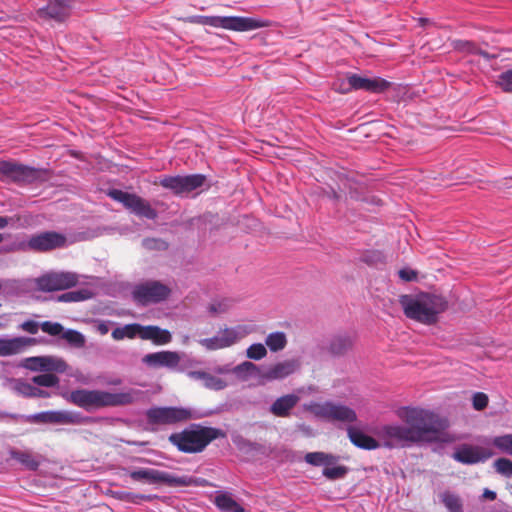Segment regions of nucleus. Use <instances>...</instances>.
<instances>
[{"label": "nucleus", "mask_w": 512, "mask_h": 512, "mask_svg": "<svg viewBox=\"0 0 512 512\" xmlns=\"http://www.w3.org/2000/svg\"><path fill=\"white\" fill-rule=\"evenodd\" d=\"M400 417L406 425H385L382 434L393 444L406 446L410 443L434 444V452H440L445 444L453 443L456 438L448 431L449 421L430 410L406 407Z\"/></svg>", "instance_id": "1"}, {"label": "nucleus", "mask_w": 512, "mask_h": 512, "mask_svg": "<svg viewBox=\"0 0 512 512\" xmlns=\"http://www.w3.org/2000/svg\"><path fill=\"white\" fill-rule=\"evenodd\" d=\"M225 437V432L219 428L193 423L178 432L171 433L168 441L181 453L198 454L202 453L214 440Z\"/></svg>", "instance_id": "2"}, {"label": "nucleus", "mask_w": 512, "mask_h": 512, "mask_svg": "<svg viewBox=\"0 0 512 512\" xmlns=\"http://www.w3.org/2000/svg\"><path fill=\"white\" fill-rule=\"evenodd\" d=\"M139 391L130 389L124 392L112 393L103 390L77 389L64 395L70 403L85 409L86 411L130 405L135 402Z\"/></svg>", "instance_id": "3"}, {"label": "nucleus", "mask_w": 512, "mask_h": 512, "mask_svg": "<svg viewBox=\"0 0 512 512\" xmlns=\"http://www.w3.org/2000/svg\"><path fill=\"white\" fill-rule=\"evenodd\" d=\"M399 303L407 318L426 325L434 324L438 315L447 308V302L442 296L431 293L401 295Z\"/></svg>", "instance_id": "4"}, {"label": "nucleus", "mask_w": 512, "mask_h": 512, "mask_svg": "<svg viewBox=\"0 0 512 512\" xmlns=\"http://www.w3.org/2000/svg\"><path fill=\"white\" fill-rule=\"evenodd\" d=\"M147 423L156 430L159 426H171L196 419L194 410L181 406L151 407L145 412Z\"/></svg>", "instance_id": "5"}, {"label": "nucleus", "mask_w": 512, "mask_h": 512, "mask_svg": "<svg viewBox=\"0 0 512 512\" xmlns=\"http://www.w3.org/2000/svg\"><path fill=\"white\" fill-rule=\"evenodd\" d=\"M303 408L315 417L328 421L353 423L357 420V414L352 408L332 401H325L323 403L311 401L305 403Z\"/></svg>", "instance_id": "6"}, {"label": "nucleus", "mask_w": 512, "mask_h": 512, "mask_svg": "<svg viewBox=\"0 0 512 512\" xmlns=\"http://www.w3.org/2000/svg\"><path fill=\"white\" fill-rule=\"evenodd\" d=\"M130 478L134 481H143L149 484H165L169 487H186L196 483L191 476H176L165 471L152 468H143L130 472Z\"/></svg>", "instance_id": "7"}, {"label": "nucleus", "mask_w": 512, "mask_h": 512, "mask_svg": "<svg viewBox=\"0 0 512 512\" xmlns=\"http://www.w3.org/2000/svg\"><path fill=\"white\" fill-rule=\"evenodd\" d=\"M206 182V176L203 174L191 175H165L159 179V185L170 190L176 196H186L192 191L202 187Z\"/></svg>", "instance_id": "8"}, {"label": "nucleus", "mask_w": 512, "mask_h": 512, "mask_svg": "<svg viewBox=\"0 0 512 512\" xmlns=\"http://www.w3.org/2000/svg\"><path fill=\"white\" fill-rule=\"evenodd\" d=\"M171 294V289L160 281H146L136 285L132 291L135 302L142 306L165 301Z\"/></svg>", "instance_id": "9"}, {"label": "nucleus", "mask_w": 512, "mask_h": 512, "mask_svg": "<svg viewBox=\"0 0 512 512\" xmlns=\"http://www.w3.org/2000/svg\"><path fill=\"white\" fill-rule=\"evenodd\" d=\"M108 196L122 203L126 209L137 216L145 217L150 220L157 218V211L151 207L149 202L134 193L112 189L108 192Z\"/></svg>", "instance_id": "10"}, {"label": "nucleus", "mask_w": 512, "mask_h": 512, "mask_svg": "<svg viewBox=\"0 0 512 512\" xmlns=\"http://www.w3.org/2000/svg\"><path fill=\"white\" fill-rule=\"evenodd\" d=\"M202 25L244 32L256 28V19L239 16H200L197 20Z\"/></svg>", "instance_id": "11"}, {"label": "nucleus", "mask_w": 512, "mask_h": 512, "mask_svg": "<svg viewBox=\"0 0 512 512\" xmlns=\"http://www.w3.org/2000/svg\"><path fill=\"white\" fill-rule=\"evenodd\" d=\"M246 335L247 332L242 326L225 327L220 329L215 336L201 339L199 344L206 350L215 351L233 346Z\"/></svg>", "instance_id": "12"}, {"label": "nucleus", "mask_w": 512, "mask_h": 512, "mask_svg": "<svg viewBox=\"0 0 512 512\" xmlns=\"http://www.w3.org/2000/svg\"><path fill=\"white\" fill-rule=\"evenodd\" d=\"M300 367L296 359H286L270 365H258V382L282 380L293 374Z\"/></svg>", "instance_id": "13"}, {"label": "nucleus", "mask_w": 512, "mask_h": 512, "mask_svg": "<svg viewBox=\"0 0 512 512\" xmlns=\"http://www.w3.org/2000/svg\"><path fill=\"white\" fill-rule=\"evenodd\" d=\"M25 421L34 424L77 425L82 423V417L70 411H44L26 416Z\"/></svg>", "instance_id": "14"}, {"label": "nucleus", "mask_w": 512, "mask_h": 512, "mask_svg": "<svg viewBox=\"0 0 512 512\" xmlns=\"http://www.w3.org/2000/svg\"><path fill=\"white\" fill-rule=\"evenodd\" d=\"M67 238L56 231H46L33 235L27 242L30 250L35 252H48L66 246Z\"/></svg>", "instance_id": "15"}, {"label": "nucleus", "mask_w": 512, "mask_h": 512, "mask_svg": "<svg viewBox=\"0 0 512 512\" xmlns=\"http://www.w3.org/2000/svg\"><path fill=\"white\" fill-rule=\"evenodd\" d=\"M78 283V276L71 272L49 273L38 278L39 290L45 292L65 290Z\"/></svg>", "instance_id": "16"}, {"label": "nucleus", "mask_w": 512, "mask_h": 512, "mask_svg": "<svg viewBox=\"0 0 512 512\" xmlns=\"http://www.w3.org/2000/svg\"><path fill=\"white\" fill-rule=\"evenodd\" d=\"M494 455L492 451L480 446L461 444L455 448L452 458L464 465L484 463Z\"/></svg>", "instance_id": "17"}, {"label": "nucleus", "mask_w": 512, "mask_h": 512, "mask_svg": "<svg viewBox=\"0 0 512 512\" xmlns=\"http://www.w3.org/2000/svg\"><path fill=\"white\" fill-rule=\"evenodd\" d=\"M35 175L36 170L31 167L13 161H0V181L2 182H27Z\"/></svg>", "instance_id": "18"}, {"label": "nucleus", "mask_w": 512, "mask_h": 512, "mask_svg": "<svg viewBox=\"0 0 512 512\" xmlns=\"http://www.w3.org/2000/svg\"><path fill=\"white\" fill-rule=\"evenodd\" d=\"M350 88L354 90H363L370 93H383L387 91L392 83L382 77L367 78L358 74H350L347 77Z\"/></svg>", "instance_id": "19"}, {"label": "nucleus", "mask_w": 512, "mask_h": 512, "mask_svg": "<svg viewBox=\"0 0 512 512\" xmlns=\"http://www.w3.org/2000/svg\"><path fill=\"white\" fill-rule=\"evenodd\" d=\"M181 361L180 354L176 351H159L146 354L142 362L150 368L165 367L168 369L176 368Z\"/></svg>", "instance_id": "20"}, {"label": "nucleus", "mask_w": 512, "mask_h": 512, "mask_svg": "<svg viewBox=\"0 0 512 512\" xmlns=\"http://www.w3.org/2000/svg\"><path fill=\"white\" fill-rule=\"evenodd\" d=\"M71 0H50L46 7L39 8L37 15L39 18L55 21H64L70 14Z\"/></svg>", "instance_id": "21"}, {"label": "nucleus", "mask_w": 512, "mask_h": 512, "mask_svg": "<svg viewBox=\"0 0 512 512\" xmlns=\"http://www.w3.org/2000/svg\"><path fill=\"white\" fill-rule=\"evenodd\" d=\"M37 343L35 338L14 337L11 339H0V357L21 354L28 347Z\"/></svg>", "instance_id": "22"}, {"label": "nucleus", "mask_w": 512, "mask_h": 512, "mask_svg": "<svg viewBox=\"0 0 512 512\" xmlns=\"http://www.w3.org/2000/svg\"><path fill=\"white\" fill-rule=\"evenodd\" d=\"M299 400L300 397L294 393L281 396L273 402L270 412L276 417H288Z\"/></svg>", "instance_id": "23"}, {"label": "nucleus", "mask_w": 512, "mask_h": 512, "mask_svg": "<svg viewBox=\"0 0 512 512\" xmlns=\"http://www.w3.org/2000/svg\"><path fill=\"white\" fill-rule=\"evenodd\" d=\"M348 437L353 445L364 450H375L380 445L372 436L355 427H348Z\"/></svg>", "instance_id": "24"}, {"label": "nucleus", "mask_w": 512, "mask_h": 512, "mask_svg": "<svg viewBox=\"0 0 512 512\" xmlns=\"http://www.w3.org/2000/svg\"><path fill=\"white\" fill-rule=\"evenodd\" d=\"M142 340H150L155 345H166L172 341L170 331L162 329L159 326L148 325L144 326Z\"/></svg>", "instance_id": "25"}, {"label": "nucleus", "mask_w": 512, "mask_h": 512, "mask_svg": "<svg viewBox=\"0 0 512 512\" xmlns=\"http://www.w3.org/2000/svg\"><path fill=\"white\" fill-rule=\"evenodd\" d=\"M304 459L305 462L311 466H323L325 468L326 466L335 465L339 461V456L333 455L331 453L317 451L307 453Z\"/></svg>", "instance_id": "26"}, {"label": "nucleus", "mask_w": 512, "mask_h": 512, "mask_svg": "<svg viewBox=\"0 0 512 512\" xmlns=\"http://www.w3.org/2000/svg\"><path fill=\"white\" fill-rule=\"evenodd\" d=\"M213 502L221 512H245V509L227 492L217 493Z\"/></svg>", "instance_id": "27"}, {"label": "nucleus", "mask_w": 512, "mask_h": 512, "mask_svg": "<svg viewBox=\"0 0 512 512\" xmlns=\"http://www.w3.org/2000/svg\"><path fill=\"white\" fill-rule=\"evenodd\" d=\"M144 326L138 323L126 324L122 327L115 328L111 336L114 340L120 341L124 338L134 339L135 337L141 338L143 335Z\"/></svg>", "instance_id": "28"}, {"label": "nucleus", "mask_w": 512, "mask_h": 512, "mask_svg": "<svg viewBox=\"0 0 512 512\" xmlns=\"http://www.w3.org/2000/svg\"><path fill=\"white\" fill-rule=\"evenodd\" d=\"M187 376L194 380H201L205 387L215 390H221L225 387V382L205 371H189Z\"/></svg>", "instance_id": "29"}, {"label": "nucleus", "mask_w": 512, "mask_h": 512, "mask_svg": "<svg viewBox=\"0 0 512 512\" xmlns=\"http://www.w3.org/2000/svg\"><path fill=\"white\" fill-rule=\"evenodd\" d=\"M353 339L350 335L338 334L333 336L329 344V351L333 355H342L352 347Z\"/></svg>", "instance_id": "30"}, {"label": "nucleus", "mask_w": 512, "mask_h": 512, "mask_svg": "<svg viewBox=\"0 0 512 512\" xmlns=\"http://www.w3.org/2000/svg\"><path fill=\"white\" fill-rule=\"evenodd\" d=\"M9 454L12 459L21 463L29 470L35 471L39 468L40 462L34 457L30 451H22L17 449H11Z\"/></svg>", "instance_id": "31"}, {"label": "nucleus", "mask_w": 512, "mask_h": 512, "mask_svg": "<svg viewBox=\"0 0 512 512\" xmlns=\"http://www.w3.org/2000/svg\"><path fill=\"white\" fill-rule=\"evenodd\" d=\"M439 498L448 512H464L462 499L456 493L446 490L440 493Z\"/></svg>", "instance_id": "32"}, {"label": "nucleus", "mask_w": 512, "mask_h": 512, "mask_svg": "<svg viewBox=\"0 0 512 512\" xmlns=\"http://www.w3.org/2000/svg\"><path fill=\"white\" fill-rule=\"evenodd\" d=\"M287 344V337L284 332H272L267 335L265 345L271 352H278L283 350Z\"/></svg>", "instance_id": "33"}, {"label": "nucleus", "mask_w": 512, "mask_h": 512, "mask_svg": "<svg viewBox=\"0 0 512 512\" xmlns=\"http://www.w3.org/2000/svg\"><path fill=\"white\" fill-rule=\"evenodd\" d=\"M232 307V300L224 298L213 300L208 304L207 310L212 317H217L227 313Z\"/></svg>", "instance_id": "34"}, {"label": "nucleus", "mask_w": 512, "mask_h": 512, "mask_svg": "<svg viewBox=\"0 0 512 512\" xmlns=\"http://www.w3.org/2000/svg\"><path fill=\"white\" fill-rule=\"evenodd\" d=\"M44 369L45 372L64 373L68 369V364L62 358L44 356Z\"/></svg>", "instance_id": "35"}, {"label": "nucleus", "mask_w": 512, "mask_h": 512, "mask_svg": "<svg viewBox=\"0 0 512 512\" xmlns=\"http://www.w3.org/2000/svg\"><path fill=\"white\" fill-rule=\"evenodd\" d=\"M454 48L457 51L465 52L473 55H480L488 58V53L480 49L476 43L468 40H457L455 41Z\"/></svg>", "instance_id": "36"}, {"label": "nucleus", "mask_w": 512, "mask_h": 512, "mask_svg": "<svg viewBox=\"0 0 512 512\" xmlns=\"http://www.w3.org/2000/svg\"><path fill=\"white\" fill-rule=\"evenodd\" d=\"M491 444L499 451L512 456V434L496 436L491 440Z\"/></svg>", "instance_id": "37"}, {"label": "nucleus", "mask_w": 512, "mask_h": 512, "mask_svg": "<svg viewBox=\"0 0 512 512\" xmlns=\"http://www.w3.org/2000/svg\"><path fill=\"white\" fill-rule=\"evenodd\" d=\"M62 338L65 339L71 346L75 348H82L85 345V337L82 333L77 330L68 329L63 330Z\"/></svg>", "instance_id": "38"}, {"label": "nucleus", "mask_w": 512, "mask_h": 512, "mask_svg": "<svg viewBox=\"0 0 512 512\" xmlns=\"http://www.w3.org/2000/svg\"><path fill=\"white\" fill-rule=\"evenodd\" d=\"M349 472L348 467L340 465V466H326L322 475L329 480H338L344 478Z\"/></svg>", "instance_id": "39"}, {"label": "nucleus", "mask_w": 512, "mask_h": 512, "mask_svg": "<svg viewBox=\"0 0 512 512\" xmlns=\"http://www.w3.org/2000/svg\"><path fill=\"white\" fill-rule=\"evenodd\" d=\"M493 467L498 474L506 478L512 477V460L508 458H498L494 461Z\"/></svg>", "instance_id": "40"}, {"label": "nucleus", "mask_w": 512, "mask_h": 512, "mask_svg": "<svg viewBox=\"0 0 512 512\" xmlns=\"http://www.w3.org/2000/svg\"><path fill=\"white\" fill-rule=\"evenodd\" d=\"M34 384L42 387H54L58 385L59 378L52 373H44L32 378Z\"/></svg>", "instance_id": "41"}, {"label": "nucleus", "mask_w": 512, "mask_h": 512, "mask_svg": "<svg viewBox=\"0 0 512 512\" xmlns=\"http://www.w3.org/2000/svg\"><path fill=\"white\" fill-rule=\"evenodd\" d=\"M362 261L368 265H378L385 263V256L379 250H369L362 255Z\"/></svg>", "instance_id": "42"}, {"label": "nucleus", "mask_w": 512, "mask_h": 512, "mask_svg": "<svg viewBox=\"0 0 512 512\" xmlns=\"http://www.w3.org/2000/svg\"><path fill=\"white\" fill-rule=\"evenodd\" d=\"M44 363V356H34L24 359L22 366L32 371H43Z\"/></svg>", "instance_id": "43"}, {"label": "nucleus", "mask_w": 512, "mask_h": 512, "mask_svg": "<svg viewBox=\"0 0 512 512\" xmlns=\"http://www.w3.org/2000/svg\"><path fill=\"white\" fill-rule=\"evenodd\" d=\"M497 85L504 91L512 92V68L502 72L497 79Z\"/></svg>", "instance_id": "44"}, {"label": "nucleus", "mask_w": 512, "mask_h": 512, "mask_svg": "<svg viewBox=\"0 0 512 512\" xmlns=\"http://www.w3.org/2000/svg\"><path fill=\"white\" fill-rule=\"evenodd\" d=\"M43 332L51 335L58 336L62 335L64 327L58 322L44 321L40 325Z\"/></svg>", "instance_id": "45"}, {"label": "nucleus", "mask_w": 512, "mask_h": 512, "mask_svg": "<svg viewBox=\"0 0 512 512\" xmlns=\"http://www.w3.org/2000/svg\"><path fill=\"white\" fill-rule=\"evenodd\" d=\"M86 291H70L58 297L61 302H77L86 299Z\"/></svg>", "instance_id": "46"}, {"label": "nucleus", "mask_w": 512, "mask_h": 512, "mask_svg": "<svg viewBox=\"0 0 512 512\" xmlns=\"http://www.w3.org/2000/svg\"><path fill=\"white\" fill-rule=\"evenodd\" d=\"M23 390L22 393L29 397H49V393L47 391L37 389L30 384H22Z\"/></svg>", "instance_id": "47"}, {"label": "nucleus", "mask_w": 512, "mask_h": 512, "mask_svg": "<svg viewBox=\"0 0 512 512\" xmlns=\"http://www.w3.org/2000/svg\"><path fill=\"white\" fill-rule=\"evenodd\" d=\"M473 407L480 411L488 405V396L485 393L477 392L473 395Z\"/></svg>", "instance_id": "48"}, {"label": "nucleus", "mask_w": 512, "mask_h": 512, "mask_svg": "<svg viewBox=\"0 0 512 512\" xmlns=\"http://www.w3.org/2000/svg\"><path fill=\"white\" fill-rule=\"evenodd\" d=\"M39 324L34 321V320H27V321H24L21 325H20V329L27 332V333H30V334H36L39 330Z\"/></svg>", "instance_id": "49"}, {"label": "nucleus", "mask_w": 512, "mask_h": 512, "mask_svg": "<svg viewBox=\"0 0 512 512\" xmlns=\"http://www.w3.org/2000/svg\"><path fill=\"white\" fill-rule=\"evenodd\" d=\"M398 275L402 280L407 282L413 281L417 278V273L414 270L408 268L400 269Z\"/></svg>", "instance_id": "50"}, {"label": "nucleus", "mask_w": 512, "mask_h": 512, "mask_svg": "<svg viewBox=\"0 0 512 512\" xmlns=\"http://www.w3.org/2000/svg\"><path fill=\"white\" fill-rule=\"evenodd\" d=\"M253 369H254V364L253 363H251V362H244V363L238 365L235 368V373L239 377H244V373L249 372V371H251Z\"/></svg>", "instance_id": "51"}, {"label": "nucleus", "mask_w": 512, "mask_h": 512, "mask_svg": "<svg viewBox=\"0 0 512 512\" xmlns=\"http://www.w3.org/2000/svg\"><path fill=\"white\" fill-rule=\"evenodd\" d=\"M267 346L261 343H258V360H261L267 355Z\"/></svg>", "instance_id": "52"}, {"label": "nucleus", "mask_w": 512, "mask_h": 512, "mask_svg": "<svg viewBox=\"0 0 512 512\" xmlns=\"http://www.w3.org/2000/svg\"><path fill=\"white\" fill-rule=\"evenodd\" d=\"M256 355H257V352H256V343H255V344L250 345L249 348L247 349V356L250 359L256 360Z\"/></svg>", "instance_id": "53"}, {"label": "nucleus", "mask_w": 512, "mask_h": 512, "mask_svg": "<svg viewBox=\"0 0 512 512\" xmlns=\"http://www.w3.org/2000/svg\"><path fill=\"white\" fill-rule=\"evenodd\" d=\"M9 223V220L7 217L0 216V229L5 228ZM4 240L3 234L0 233V243Z\"/></svg>", "instance_id": "54"}, {"label": "nucleus", "mask_w": 512, "mask_h": 512, "mask_svg": "<svg viewBox=\"0 0 512 512\" xmlns=\"http://www.w3.org/2000/svg\"><path fill=\"white\" fill-rule=\"evenodd\" d=\"M484 497L489 499V500H495L496 499V492H494L492 490L486 489L485 492H484Z\"/></svg>", "instance_id": "55"}, {"label": "nucleus", "mask_w": 512, "mask_h": 512, "mask_svg": "<svg viewBox=\"0 0 512 512\" xmlns=\"http://www.w3.org/2000/svg\"><path fill=\"white\" fill-rule=\"evenodd\" d=\"M99 331L102 334H105V333H107L108 329H107V327L105 325L102 324V325L99 326Z\"/></svg>", "instance_id": "56"}, {"label": "nucleus", "mask_w": 512, "mask_h": 512, "mask_svg": "<svg viewBox=\"0 0 512 512\" xmlns=\"http://www.w3.org/2000/svg\"><path fill=\"white\" fill-rule=\"evenodd\" d=\"M257 25H258V28H262V27L266 26V24L264 22L260 21L259 19H258Z\"/></svg>", "instance_id": "57"}, {"label": "nucleus", "mask_w": 512, "mask_h": 512, "mask_svg": "<svg viewBox=\"0 0 512 512\" xmlns=\"http://www.w3.org/2000/svg\"><path fill=\"white\" fill-rule=\"evenodd\" d=\"M257 37H258V46H259L260 45V40L262 41V37H261V33L260 32H258Z\"/></svg>", "instance_id": "58"}, {"label": "nucleus", "mask_w": 512, "mask_h": 512, "mask_svg": "<svg viewBox=\"0 0 512 512\" xmlns=\"http://www.w3.org/2000/svg\"><path fill=\"white\" fill-rule=\"evenodd\" d=\"M332 196L334 199H338V197H339L338 194L334 190L332 191Z\"/></svg>", "instance_id": "59"}, {"label": "nucleus", "mask_w": 512, "mask_h": 512, "mask_svg": "<svg viewBox=\"0 0 512 512\" xmlns=\"http://www.w3.org/2000/svg\"><path fill=\"white\" fill-rule=\"evenodd\" d=\"M140 498H141V499H149V497H148V496H144V495L140 496Z\"/></svg>", "instance_id": "60"}]
</instances>
